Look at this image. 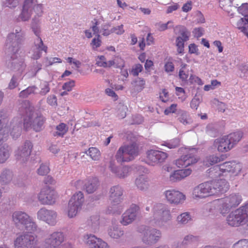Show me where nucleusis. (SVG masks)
I'll return each instance as SVG.
<instances>
[{"label": "nucleus", "mask_w": 248, "mask_h": 248, "mask_svg": "<svg viewBox=\"0 0 248 248\" xmlns=\"http://www.w3.org/2000/svg\"><path fill=\"white\" fill-rule=\"evenodd\" d=\"M42 9V5L38 4L36 0H26L22 12L19 16L22 21H25L28 20L32 15L35 14V17L32 19L31 27L37 38L35 40L34 45L30 51L31 58L34 60H37L41 57L42 51H44L45 52L47 51V46L44 45L40 37L41 29L39 26V20L36 19V16H41L43 12Z\"/></svg>", "instance_id": "nucleus-1"}, {"label": "nucleus", "mask_w": 248, "mask_h": 248, "mask_svg": "<svg viewBox=\"0 0 248 248\" xmlns=\"http://www.w3.org/2000/svg\"><path fill=\"white\" fill-rule=\"evenodd\" d=\"M229 186V184L224 179L202 183L192 189L191 196L194 200H201L224 193L228 190Z\"/></svg>", "instance_id": "nucleus-2"}, {"label": "nucleus", "mask_w": 248, "mask_h": 248, "mask_svg": "<svg viewBox=\"0 0 248 248\" xmlns=\"http://www.w3.org/2000/svg\"><path fill=\"white\" fill-rule=\"evenodd\" d=\"M242 198L236 193L214 201L206 205V208L212 214L219 213L223 216L228 213L231 209L238 206L241 202Z\"/></svg>", "instance_id": "nucleus-3"}, {"label": "nucleus", "mask_w": 248, "mask_h": 248, "mask_svg": "<svg viewBox=\"0 0 248 248\" xmlns=\"http://www.w3.org/2000/svg\"><path fill=\"white\" fill-rule=\"evenodd\" d=\"M152 215L148 219V223L154 227H165L172 218L168 205L162 203H155L152 207Z\"/></svg>", "instance_id": "nucleus-4"}, {"label": "nucleus", "mask_w": 248, "mask_h": 248, "mask_svg": "<svg viewBox=\"0 0 248 248\" xmlns=\"http://www.w3.org/2000/svg\"><path fill=\"white\" fill-rule=\"evenodd\" d=\"M27 103H24V107L20 108L23 118V126L25 129L32 128L36 131L42 130L44 123V118L33 111L31 107H27Z\"/></svg>", "instance_id": "nucleus-5"}, {"label": "nucleus", "mask_w": 248, "mask_h": 248, "mask_svg": "<svg viewBox=\"0 0 248 248\" xmlns=\"http://www.w3.org/2000/svg\"><path fill=\"white\" fill-rule=\"evenodd\" d=\"M242 170L241 165L235 161H228L209 169L208 173L212 178L226 176L228 173L231 177L239 175Z\"/></svg>", "instance_id": "nucleus-6"}, {"label": "nucleus", "mask_w": 248, "mask_h": 248, "mask_svg": "<svg viewBox=\"0 0 248 248\" xmlns=\"http://www.w3.org/2000/svg\"><path fill=\"white\" fill-rule=\"evenodd\" d=\"M242 137V132L236 131L216 139L214 144L218 152L226 153L233 148L240 141Z\"/></svg>", "instance_id": "nucleus-7"}, {"label": "nucleus", "mask_w": 248, "mask_h": 248, "mask_svg": "<svg viewBox=\"0 0 248 248\" xmlns=\"http://www.w3.org/2000/svg\"><path fill=\"white\" fill-rule=\"evenodd\" d=\"M12 222L19 228L25 229L29 232L36 231L37 225L32 218L26 212L22 211H15L11 215Z\"/></svg>", "instance_id": "nucleus-8"}, {"label": "nucleus", "mask_w": 248, "mask_h": 248, "mask_svg": "<svg viewBox=\"0 0 248 248\" xmlns=\"http://www.w3.org/2000/svg\"><path fill=\"white\" fill-rule=\"evenodd\" d=\"M123 190L119 186H114L109 190V205L108 207V212L109 214H116L119 215L122 212L124 206L121 204Z\"/></svg>", "instance_id": "nucleus-9"}, {"label": "nucleus", "mask_w": 248, "mask_h": 248, "mask_svg": "<svg viewBox=\"0 0 248 248\" xmlns=\"http://www.w3.org/2000/svg\"><path fill=\"white\" fill-rule=\"evenodd\" d=\"M24 37L25 32L20 27L16 28L14 32L8 34L6 41V47L11 54L18 53Z\"/></svg>", "instance_id": "nucleus-10"}, {"label": "nucleus", "mask_w": 248, "mask_h": 248, "mask_svg": "<svg viewBox=\"0 0 248 248\" xmlns=\"http://www.w3.org/2000/svg\"><path fill=\"white\" fill-rule=\"evenodd\" d=\"M84 201L83 194L80 191L76 192L72 196L66 209V213L69 218H73L78 215Z\"/></svg>", "instance_id": "nucleus-11"}, {"label": "nucleus", "mask_w": 248, "mask_h": 248, "mask_svg": "<svg viewBox=\"0 0 248 248\" xmlns=\"http://www.w3.org/2000/svg\"><path fill=\"white\" fill-rule=\"evenodd\" d=\"M138 154V147L133 143L120 147L117 152L116 158L119 162H128L133 160Z\"/></svg>", "instance_id": "nucleus-12"}, {"label": "nucleus", "mask_w": 248, "mask_h": 248, "mask_svg": "<svg viewBox=\"0 0 248 248\" xmlns=\"http://www.w3.org/2000/svg\"><path fill=\"white\" fill-rule=\"evenodd\" d=\"M38 244L37 236L29 233L18 235L14 241L15 248H31Z\"/></svg>", "instance_id": "nucleus-13"}, {"label": "nucleus", "mask_w": 248, "mask_h": 248, "mask_svg": "<svg viewBox=\"0 0 248 248\" xmlns=\"http://www.w3.org/2000/svg\"><path fill=\"white\" fill-rule=\"evenodd\" d=\"M244 209L242 206L230 213L226 219L227 223L232 227H237L247 223L248 217Z\"/></svg>", "instance_id": "nucleus-14"}, {"label": "nucleus", "mask_w": 248, "mask_h": 248, "mask_svg": "<svg viewBox=\"0 0 248 248\" xmlns=\"http://www.w3.org/2000/svg\"><path fill=\"white\" fill-rule=\"evenodd\" d=\"M65 240L64 233L60 231L53 232L47 234L43 242V248H60Z\"/></svg>", "instance_id": "nucleus-15"}, {"label": "nucleus", "mask_w": 248, "mask_h": 248, "mask_svg": "<svg viewBox=\"0 0 248 248\" xmlns=\"http://www.w3.org/2000/svg\"><path fill=\"white\" fill-rule=\"evenodd\" d=\"M163 195L167 202L175 205L183 204L186 200L185 194L174 188L165 190Z\"/></svg>", "instance_id": "nucleus-16"}, {"label": "nucleus", "mask_w": 248, "mask_h": 248, "mask_svg": "<svg viewBox=\"0 0 248 248\" xmlns=\"http://www.w3.org/2000/svg\"><path fill=\"white\" fill-rule=\"evenodd\" d=\"M58 196L57 192L52 188L45 186L41 189L38 195V201L43 204L52 205L54 204Z\"/></svg>", "instance_id": "nucleus-17"}, {"label": "nucleus", "mask_w": 248, "mask_h": 248, "mask_svg": "<svg viewBox=\"0 0 248 248\" xmlns=\"http://www.w3.org/2000/svg\"><path fill=\"white\" fill-rule=\"evenodd\" d=\"M57 213L53 210L47 209L45 207L40 208L37 212V218L38 220L44 221L50 226H54L57 222Z\"/></svg>", "instance_id": "nucleus-18"}, {"label": "nucleus", "mask_w": 248, "mask_h": 248, "mask_svg": "<svg viewBox=\"0 0 248 248\" xmlns=\"http://www.w3.org/2000/svg\"><path fill=\"white\" fill-rule=\"evenodd\" d=\"M33 145L31 142L26 141L18 147L15 152L16 159L20 163H25L30 157L32 152Z\"/></svg>", "instance_id": "nucleus-19"}, {"label": "nucleus", "mask_w": 248, "mask_h": 248, "mask_svg": "<svg viewBox=\"0 0 248 248\" xmlns=\"http://www.w3.org/2000/svg\"><path fill=\"white\" fill-rule=\"evenodd\" d=\"M185 150L186 153H189L181 156L175 161V164L178 168H186L197 162V159L194 156V154L196 153L195 149L185 148Z\"/></svg>", "instance_id": "nucleus-20"}, {"label": "nucleus", "mask_w": 248, "mask_h": 248, "mask_svg": "<svg viewBox=\"0 0 248 248\" xmlns=\"http://www.w3.org/2000/svg\"><path fill=\"white\" fill-rule=\"evenodd\" d=\"M82 241L89 248H109L106 242L93 234H84Z\"/></svg>", "instance_id": "nucleus-21"}, {"label": "nucleus", "mask_w": 248, "mask_h": 248, "mask_svg": "<svg viewBox=\"0 0 248 248\" xmlns=\"http://www.w3.org/2000/svg\"><path fill=\"white\" fill-rule=\"evenodd\" d=\"M140 210L138 205L132 204L122 215L120 223L124 226L132 223L138 217Z\"/></svg>", "instance_id": "nucleus-22"}, {"label": "nucleus", "mask_w": 248, "mask_h": 248, "mask_svg": "<svg viewBox=\"0 0 248 248\" xmlns=\"http://www.w3.org/2000/svg\"><path fill=\"white\" fill-rule=\"evenodd\" d=\"M22 113L19 109L18 115L13 118L8 125V131L13 138H16L21 132L22 122L23 121Z\"/></svg>", "instance_id": "nucleus-23"}, {"label": "nucleus", "mask_w": 248, "mask_h": 248, "mask_svg": "<svg viewBox=\"0 0 248 248\" xmlns=\"http://www.w3.org/2000/svg\"><path fill=\"white\" fill-rule=\"evenodd\" d=\"M162 236L161 232L157 229L145 230L142 236L143 242L146 245H152L157 243Z\"/></svg>", "instance_id": "nucleus-24"}, {"label": "nucleus", "mask_w": 248, "mask_h": 248, "mask_svg": "<svg viewBox=\"0 0 248 248\" xmlns=\"http://www.w3.org/2000/svg\"><path fill=\"white\" fill-rule=\"evenodd\" d=\"M167 154L163 152L151 150L147 153V163L152 166L164 162L167 158Z\"/></svg>", "instance_id": "nucleus-25"}, {"label": "nucleus", "mask_w": 248, "mask_h": 248, "mask_svg": "<svg viewBox=\"0 0 248 248\" xmlns=\"http://www.w3.org/2000/svg\"><path fill=\"white\" fill-rule=\"evenodd\" d=\"M192 171L191 168L173 170L169 176V181L172 183L181 181L189 176Z\"/></svg>", "instance_id": "nucleus-26"}, {"label": "nucleus", "mask_w": 248, "mask_h": 248, "mask_svg": "<svg viewBox=\"0 0 248 248\" xmlns=\"http://www.w3.org/2000/svg\"><path fill=\"white\" fill-rule=\"evenodd\" d=\"M180 35L176 38L175 44L177 51L179 54H183L185 42L189 39L190 32L185 28L182 27Z\"/></svg>", "instance_id": "nucleus-27"}, {"label": "nucleus", "mask_w": 248, "mask_h": 248, "mask_svg": "<svg viewBox=\"0 0 248 248\" xmlns=\"http://www.w3.org/2000/svg\"><path fill=\"white\" fill-rule=\"evenodd\" d=\"M109 169L117 177L121 179L127 177L131 171V168L128 166L117 167L114 165L111 164Z\"/></svg>", "instance_id": "nucleus-28"}, {"label": "nucleus", "mask_w": 248, "mask_h": 248, "mask_svg": "<svg viewBox=\"0 0 248 248\" xmlns=\"http://www.w3.org/2000/svg\"><path fill=\"white\" fill-rule=\"evenodd\" d=\"M135 183L137 188L141 191H146L149 187L148 177L145 175L139 176L136 179Z\"/></svg>", "instance_id": "nucleus-29"}, {"label": "nucleus", "mask_w": 248, "mask_h": 248, "mask_svg": "<svg viewBox=\"0 0 248 248\" xmlns=\"http://www.w3.org/2000/svg\"><path fill=\"white\" fill-rule=\"evenodd\" d=\"M108 235L113 239H119L123 236L124 231L116 224H112L108 229Z\"/></svg>", "instance_id": "nucleus-30"}, {"label": "nucleus", "mask_w": 248, "mask_h": 248, "mask_svg": "<svg viewBox=\"0 0 248 248\" xmlns=\"http://www.w3.org/2000/svg\"><path fill=\"white\" fill-rule=\"evenodd\" d=\"M99 181L96 178H90L88 179L85 183V188L88 193L94 192L98 188Z\"/></svg>", "instance_id": "nucleus-31"}, {"label": "nucleus", "mask_w": 248, "mask_h": 248, "mask_svg": "<svg viewBox=\"0 0 248 248\" xmlns=\"http://www.w3.org/2000/svg\"><path fill=\"white\" fill-rule=\"evenodd\" d=\"M236 27L248 38V18L242 17L238 20Z\"/></svg>", "instance_id": "nucleus-32"}, {"label": "nucleus", "mask_w": 248, "mask_h": 248, "mask_svg": "<svg viewBox=\"0 0 248 248\" xmlns=\"http://www.w3.org/2000/svg\"><path fill=\"white\" fill-rule=\"evenodd\" d=\"M187 67V65L185 63H182L180 65L178 76L182 81L186 82L187 80L189 77V70Z\"/></svg>", "instance_id": "nucleus-33"}, {"label": "nucleus", "mask_w": 248, "mask_h": 248, "mask_svg": "<svg viewBox=\"0 0 248 248\" xmlns=\"http://www.w3.org/2000/svg\"><path fill=\"white\" fill-rule=\"evenodd\" d=\"M12 58L13 59V62L11 64L12 66L11 68L18 72V73H21L25 69L26 65L25 64L23 61L21 59L20 61L15 60L14 56H12Z\"/></svg>", "instance_id": "nucleus-34"}, {"label": "nucleus", "mask_w": 248, "mask_h": 248, "mask_svg": "<svg viewBox=\"0 0 248 248\" xmlns=\"http://www.w3.org/2000/svg\"><path fill=\"white\" fill-rule=\"evenodd\" d=\"M11 149L8 145H4L0 148V163L5 162L9 157Z\"/></svg>", "instance_id": "nucleus-35"}, {"label": "nucleus", "mask_w": 248, "mask_h": 248, "mask_svg": "<svg viewBox=\"0 0 248 248\" xmlns=\"http://www.w3.org/2000/svg\"><path fill=\"white\" fill-rule=\"evenodd\" d=\"M223 160L222 156H217L216 155H211L207 156L203 161V163L207 166L213 165L218 163Z\"/></svg>", "instance_id": "nucleus-36"}, {"label": "nucleus", "mask_w": 248, "mask_h": 248, "mask_svg": "<svg viewBox=\"0 0 248 248\" xmlns=\"http://www.w3.org/2000/svg\"><path fill=\"white\" fill-rule=\"evenodd\" d=\"M191 220L192 217L190 214L187 212L181 213L176 218L178 223L181 225H186Z\"/></svg>", "instance_id": "nucleus-37"}, {"label": "nucleus", "mask_w": 248, "mask_h": 248, "mask_svg": "<svg viewBox=\"0 0 248 248\" xmlns=\"http://www.w3.org/2000/svg\"><path fill=\"white\" fill-rule=\"evenodd\" d=\"M135 90L138 92H141L145 87V80L141 78H135L132 82Z\"/></svg>", "instance_id": "nucleus-38"}, {"label": "nucleus", "mask_w": 248, "mask_h": 248, "mask_svg": "<svg viewBox=\"0 0 248 248\" xmlns=\"http://www.w3.org/2000/svg\"><path fill=\"white\" fill-rule=\"evenodd\" d=\"M12 179L11 172L9 170H3L0 175V184L1 185L8 184Z\"/></svg>", "instance_id": "nucleus-39"}, {"label": "nucleus", "mask_w": 248, "mask_h": 248, "mask_svg": "<svg viewBox=\"0 0 248 248\" xmlns=\"http://www.w3.org/2000/svg\"><path fill=\"white\" fill-rule=\"evenodd\" d=\"M86 154L94 161L99 160L101 156L100 152L95 147H90Z\"/></svg>", "instance_id": "nucleus-40"}, {"label": "nucleus", "mask_w": 248, "mask_h": 248, "mask_svg": "<svg viewBox=\"0 0 248 248\" xmlns=\"http://www.w3.org/2000/svg\"><path fill=\"white\" fill-rule=\"evenodd\" d=\"M232 4V2L230 0H227V3L223 0H219L220 7L223 9V10L227 12L230 16L232 17L234 16V14L232 12L231 9Z\"/></svg>", "instance_id": "nucleus-41"}, {"label": "nucleus", "mask_w": 248, "mask_h": 248, "mask_svg": "<svg viewBox=\"0 0 248 248\" xmlns=\"http://www.w3.org/2000/svg\"><path fill=\"white\" fill-rule=\"evenodd\" d=\"M68 127L64 123H61L56 127L55 136L62 137L67 131Z\"/></svg>", "instance_id": "nucleus-42"}, {"label": "nucleus", "mask_w": 248, "mask_h": 248, "mask_svg": "<svg viewBox=\"0 0 248 248\" xmlns=\"http://www.w3.org/2000/svg\"><path fill=\"white\" fill-rule=\"evenodd\" d=\"M178 114L180 115L179 120L180 121L184 124H186L190 123V119L188 113L184 110H180L178 111Z\"/></svg>", "instance_id": "nucleus-43"}, {"label": "nucleus", "mask_w": 248, "mask_h": 248, "mask_svg": "<svg viewBox=\"0 0 248 248\" xmlns=\"http://www.w3.org/2000/svg\"><path fill=\"white\" fill-rule=\"evenodd\" d=\"M37 90V87L35 86H31L28 87L25 90L22 91L19 94L20 97L26 98L29 95L32 93H35Z\"/></svg>", "instance_id": "nucleus-44"}, {"label": "nucleus", "mask_w": 248, "mask_h": 248, "mask_svg": "<svg viewBox=\"0 0 248 248\" xmlns=\"http://www.w3.org/2000/svg\"><path fill=\"white\" fill-rule=\"evenodd\" d=\"M39 94L42 96L46 95L50 91L49 83L47 81H43L40 85Z\"/></svg>", "instance_id": "nucleus-45"}, {"label": "nucleus", "mask_w": 248, "mask_h": 248, "mask_svg": "<svg viewBox=\"0 0 248 248\" xmlns=\"http://www.w3.org/2000/svg\"><path fill=\"white\" fill-rule=\"evenodd\" d=\"M49 170L50 169L48 165L46 163H42L37 169V173L39 175L44 176L48 173Z\"/></svg>", "instance_id": "nucleus-46"}, {"label": "nucleus", "mask_w": 248, "mask_h": 248, "mask_svg": "<svg viewBox=\"0 0 248 248\" xmlns=\"http://www.w3.org/2000/svg\"><path fill=\"white\" fill-rule=\"evenodd\" d=\"M110 25L109 24L105 23L102 25L100 30V33L104 36H108L112 33V28L110 29Z\"/></svg>", "instance_id": "nucleus-47"}, {"label": "nucleus", "mask_w": 248, "mask_h": 248, "mask_svg": "<svg viewBox=\"0 0 248 248\" xmlns=\"http://www.w3.org/2000/svg\"><path fill=\"white\" fill-rule=\"evenodd\" d=\"M20 80V78L18 75H14L8 85V88L12 90L16 87L18 85V82Z\"/></svg>", "instance_id": "nucleus-48"}, {"label": "nucleus", "mask_w": 248, "mask_h": 248, "mask_svg": "<svg viewBox=\"0 0 248 248\" xmlns=\"http://www.w3.org/2000/svg\"><path fill=\"white\" fill-rule=\"evenodd\" d=\"M238 13L244 16V17L248 18V3H244L241 4L238 9Z\"/></svg>", "instance_id": "nucleus-49"}, {"label": "nucleus", "mask_w": 248, "mask_h": 248, "mask_svg": "<svg viewBox=\"0 0 248 248\" xmlns=\"http://www.w3.org/2000/svg\"><path fill=\"white\" fill-rule=\"evenodd\" d=\"M176 94L178 96V98L182 102H184L186 98V93L184 89L181 87H176L175 88Z\"/></svg>", "instance_id": "nucleus-50"}, {"label": "nucleus", "mask_w": 248, "mask_h": 248, "mask_svg": "<svg viewBox=\"0 0 248 248\" xmlns=\"http://www.w3.org/2000/svg\"><path fill=\"white\" fill-rule=\"evenodd\" d=\"M180 144V140L178 139H174L168 142H166L163 145L168 147L169 149H173L177 147Z\"/></svg>", "instance_id": "nucleus-51"}, {"label": "nucleus", "mask_w": 248, "mask_h": 248, "mask_svg": "<svg viewBox=\"0 0 248 248\" xmlns=\"http://www.w3.org/2000/svg\"><path fill=\"white\" fill-rule=\"evenodd\" d=\"M202 98L200 96H195L191 100L190 107L192 109H197L202 102Z\"/></svg>", "instance_id": "nucleus-52"}, {"label": "nucleus", "mask_w": 248, "mask_h": 248, "mask_svg": "<svg viewBox=\"0 0 248 248\" xmlns=\"http://www.w3.org/2000/svg\"><path fill=\"white\" fill-rule=\"evenodd\" d=\"M101 45V40L100 39V35L97 34L96 35L95 37L92 40L91 43V46L93 49H95L100 46Z\"/></svg>", "instance_id": "nucleus-53"}, {"label": "nucleus", "mask_w": 248, "mask_h": 248, "mask_svg": "<svg viewBox=\"0 0 248 248\" xmlns=\"http://www.w3.org/2000/svg\"><path fill=\"white\" fill-rule=\"evenodd\" d=\"M142 70L143 67L142 65L138 63L133 66L130 72L133 76H138Z\"/></svg>", "instance_id": "nucleus-54"}, {"label": "nucleus", "mask_w": 248, "mask_h": 248, "mask_svg": "<svg viewBox=\"0 0 248 248\" xmlns=\"http://www.w3.org/2000/svg\"><path fill=\"white\" fill-rule=\"evenodd\" d=\"M96 64L100 67L105 68L107 66V60L105 56L103 55L98 56L95 59Z\"/></svg>", "instance_id": "nucleus-55"}, {"label": "nucleus", "mask_w": 248, "mask_h": 248, "mask_svg": "<svg viewBox=\"0 0 248 248\" xmlns=\"http://www.w3.org/2000/svg\"><path fill=\"white\" fill-rule=\"evenodd\" d=\"M189 81L191 84H197L199 85H202L203 82L198 77L194 75H191L189 77Z\"/></svg>", "instance_id": "nucleus-56"}, {"label": "nucleus", "mask_w": 248, "mask_h": 248, "mask_svg": "<svg viewBox=\"0 0 248 248\" xmlns=\"http://www.w3.org/2000/svg\"><path fill=\"white\" fill-rule=\"evenodd\" d=\"M90 221L91 222L92 227L95 230L98 228L100 222L99 217L98 216H93L91 217Z\"/></svg>", "instance_id": "nucleus-57"}, {"label": "nucleus", "mask_w": 248, "mask_h": 248, "mask_svg": "<svg viewBox=\"0 0 248 248\" xmlns=\"http://www.w3.org/2000/svg\"><path fill=\"white\" fill-rule=\"evenodd\" d=\"M92 25L91 26L90 29L93 32L94 34L96 35L99 34L100 33V30L98 28L99 23L96 19H94L92 21Z\"/></svg>", "instance_id": "nucleus-58"}, {"label": "nucleus", "mask_w": 248, "mask_h": 248, "mask_svg": "<svg viewBox=\"0 0 248 248\" xmlns=\"http://www.w3.org/2000/svg\"><path fill=\"white\" fill-rule=\"evenodd\" d=\"M75 85V81L73 80H70L67 82H65L62 85V88L63 90L67 92H70L72 91Z\"/></svg>", "instance_id": "nucleus-59"}, {"label": "nucleus", "mask_w": 248, "mask_h": 248, "mask_svg": "<svg viewBox=\"0 0 248 248\" xmlns=\"http://www.w3.org/2000/svg\"><path fill=\"white\" fill-rule=\"evenodd\" d=\"M3 121L0 119V144L2 143L7 137V134L5 133L6 130L3 128Z\"/></svg>", "instance_id": "nucleus-60"}, {"label": "nucleus", "mask_w": 248, "mask_h": 248, "mask_svg": "<svg viewBox=\"0 0 248 248\" xmlns=\"http://www.w3.org/2000/svg\"><path fill=\"white\" fill-rule=\"evenodd\" d=\"M112 33H114L117 35L123 34L124 32V25L121 24L116 27L112 28Z\"/></svg>", "instance_id": "nucleus-61"}, {"label": "nucleus", "mask_w": 248, "mask_h": 248, "mask_svg": "<svg viewBox=\"0 0 248 248\" xmlns=\"http://www.w3.org/2000/svg\"><path fill=\"white\" fill-rule=\"evenodd\" d=\"M170 24H172L171 21L166 23H158L155 24V27L159 31H164L168 29V26Z\"/></svg>", "instance_id": "nucleus-62"}, {"label": "nucleus", "mask_w": 248, "mask_h": 248, "mask_svg": "<svg viewBox=\"0 0 248 248\" xmlns=\"http://www.w3.org/2000/svg\"><path fill=\"white\" fill-rule=\"evenodd\" d=\"M67 62L69 64H73L77 68H78L80 67L81 62L72 57H68L66 59Z\"/></svg>", "instance_id": "nucleus-63"}, {"label": "nucleus", "mask_w": 248, "mask_h": 248, "mask_svg": "<svg viewBox=\"0 0 248 248\" xmlns=\"http://www.w3.org/2000/svg\"><path fill=\"white\" fill-rule=\"evenodd\" d=\"M197 240V237L191 234L186 235L183 240L186 245L194 242Z\"/></svg>", "instance_id": "nucleus-64"}]
</instances>
